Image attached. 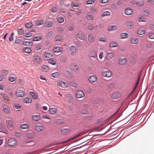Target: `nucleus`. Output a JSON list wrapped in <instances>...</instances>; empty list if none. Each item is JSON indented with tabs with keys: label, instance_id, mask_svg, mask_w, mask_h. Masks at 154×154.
Segmentation results:
<instances>
[{
	"label": "nucleus",
	"instance_id": "f257e3e1",
	"mask_svg": "<svg viewBox=\"0 0 154 154\" xmlns=\"http://www.w3.org/2000/svg\"><path fill=\"white\" fill-rule=\"evenodd\" d=\"M69 49L71 54L72 56L75 55L78 52V48L76 46L72 45L69 47Z\"/></svg>",
	"mask_w": 154,
	"mask_h": 154
},
{
	"label": "nucleus",
	"instance_id": "f03ea898",
	"mask_svg": "<svg viewBox=\"0 0 154 154\" xmlns=\"http://www.w3.org/2000/svg\"><path fill=\"white\" fill-rule=\"evenodd\" d=\"M33 60L35 63H41L42 62V59L41 56L38 55H35L33 57Z\"/></svg>",
	"mask_w": 154,
	"mask_h": 154
},
{
	"label": "nucleus",
	"instance_id": "7ed1b4c3",
	"mask_svg": "<svg viewBox=\"0 0 154 154\" xmlns=\"http://www.w3.org/2000/svg\"><path fill=\"white\" fill-rule=\"evenodd\" d=\"M112 73L109 71H103L101 72V75L103 76L106 77H110L112 75Z\"/></svg>",
	"mask_w": 154,
	"mask_h": 154
},
{
	"label": "nucleus",
	"instance_id": "20e7f679",
	"mask_svg": "<svg viewBox=\"0 0 154 154\" xmlns=\"http://www.w3.org/2000/svg\"><path fill=\"white\" fill-rule=\"evenodd\" d=\"M25 94V92L22 90H18L16 93V96L18 97H21L24 96Z\"/></svg>",
	"mask_w": 154,
	"mask_h": 154
},
{
	"label": "nucleus",
	"instance_id": "39448f33",
	"mask_svg": "<svg viewBox=\"0 0 154 154\" xmlns=\"http://www.w3.org/2000/svg\"><path fill=\"white\" fill-rule=\"evenodd\" d=\"M85 94L84 92L82 91H78L76 94V97L78 98H80L83 97Z\"/></svg>",
	"mask_w": 154,
	"mask_h": 154
},
{
	"label": "nucleus",
	"instance_id": "423d86ee",
	"mask_svg": "<svg viewBox=\"0 0 154 154\" xmlns=\"http://www.w3.org/2000/svg\"><path fill=\"white\" fill-rule=\"evenodd\" d=\"M44 56L45 57L49 58L53 57V54L51 51L47 50L44 53Z\"/></svg>",
	"mask_w": 154,
	"mask_h": 154
},
{
	"label": "nucleus",
	"instance_id": "0eeeda50",
	"mask_svg": "<svg viewBox=\"0 0 154 154\" xmlns=\"http://www.w3.org/2000/svg\"><path fill=\"white\" fill-rule=\"evenodd\" d=\"M58 85L62 88H67L68 86V84L63 81H61L58 83Z\"/></svg>",
	"mask_w": 154,
	"mask_h": 154
},
{
	"label": "nucleus",
	"instance_id": "6e6552de",
	"mask_svg": "<svg viewBox=\"0 0 154 154\" xmlns=\"http://www.w3.org/2000/svg\"><path fill=\"white\" fill-rule=\"evenodd\" d=\"M89 57L94 58H97V56L96 52L94 51H91L89 53Z\"/></svg>",
	"mask_w": 154,
	"mask_h": 154
},
{
	"label": "nucleus",
	"instance_id": "1a4fd4ad",
	"mask_svg": "<svg viewBox=\"0 0 154 154\" xmlns=\"http://www.w3.org/2000/svg\"><path fill=\"white\" fill-rule=\"evenodd\" d=\"M8 143L10 146H13L16 143V142L14 139H10L8 140Z\"/></svg>",
	"mask_w": 154,
	"mask_h": 154
},
{
	"label": "nucleus",
	"instance_id": "9d476101",
	"mask_svg": "<svg viewBox=\"0 0 154 154\" xmlns=\"http://www.w3.org/2000/svg\"><path fill=\"white\" fill-rule=\"evenodd\" d=\"M88 79L89 81L91 83L95 82L97 81L96 77L94 75L89 76Z\"/></svg>",
	"mask_w": 154,
	"mask_h": 154
},
{
	"label": "nucleus",
	"instance_id": "9b49d317",
	"mask_svg": "<svg viewBox=\"0 0 154 154\" xmlns=\"http://www.w3.org/2000/svg\"><path fill=\"white\" fill-rule=\"evenodd\" d=\"M3 110L4 112L7 113H8L9 112L10 109L7 105L3 104L2 106Z\"/></svg>",
	"mask_w": 154,
	"mask_h": 154
},
{
	"label": "nucleus",
	"instance_id": "f8f14e48",
	"mask_svg": "<svg viewBox=\"0 0 154 154\" xmlns=\"http://www.w3.org/2000/svg\"><path fill=\"white\" fill-rule=\"evenodd\" d=\"M62 50V48L59 46L55 47L53 49V51L55 53L61 52Z\"/></svg>",
	"mask_w": 154,
	"mask_h": 154
},
{
	"label": "nucleus",
	"instance_id": "ddd939ff",
	"mask_svg": "<svg viewBox=\"0 0 154 154\" xmlns=\"http://www.w3.org/2000/svg\"><path fill=\"white\" fill-rule=\"evenodd\" d=\"M53 25V22L51 21H47L45 23V26L47 28L51 27Z\"/></svg>",
	"mask_w": 154,
	"mask_h": 154
},
{
	"label": "nucleus",
	"instance_id": "4468645a",
	"mask_svg": "<svg viewBox=\"0 0 154 154\" xmlns=\"http://www.w3.org/2000/svg\"><path fill=\"white\" fill-rule=\"evenodd\" d=\"M133 13V10L131 8H128L125 10V13L127 15H131Z\"/></svg>",
	"mask_w": 154,
	"mask_h": 154
},
{
	"label": "nucleus",
	"instance_id": "2eb2a0df",
	"mask_svg": "<svg viewBox=\"0 0 154 154\" xmlns=\"http://www.w3.org/2000/svg\"><path fill=\"white\" fill-rule=\"evenodd\" d=\"M6 125L8 128L12 127L13 124L11 120H7L6 121Z\"/></svg>",
	"mask_w": 154,
	"mask_h": 154
},
{
	"label": "nucleus",
	"instance_id": "dca6fc26",
	"mask_svg": "<svg viewBox=\"0 0 154 154\" xmlns=\"http://www.w3.org/2000/svg\"><path fill=\"white\" fill-rule=\"evenodd\" d=\"M88 39L89 42H93L94 40L93 35L91 33L89 34L88 35Z\"/></svg>",
	"mask_w": 154,
	"mask_h": 154
},
{
	"label": "nucleus",
	"instance_id": "f3484780",
	"mask_svg": "<svg viewBox=\"0 0 154 154\" xmlns=\"http://www.w3.org/2000/svg\"><path fill=\"white\" fill-rule=\"evenodd\" d=\"M32 119L35 121L37 122L41 119V117L39 115H33L32 117Z\"/></svg>",
	"mask_w": 154,
	"mask_h": 154
},
{
	"label": "nucleus",
	"instance_id": "a211bd4d",
	"mask_svg": "<svg viewBox=\"0 0 154 154\" xmlns=\"http://www.w3.org/2000/svg\"><path fill=\"white\" fill-rule=\"evenodd\" d=\"M127 60L126 58H120L119 60V64L120 65H125L126 62Z\"/></svg>",
	"mask_w": 154,
	"mask_h": 154
},
{
	"label": "nucleus",
	"instance_id": "6ab92c4d",
	"mask_svg": "<svg viewBox=\"0 0 154 154\" xmlns=\"http://www.w3.org/2000/svg\"><path fill=\"white\" fill-rule=\"evenodd\" d=\"M114 54L112 53H107L106 54V58L107 60H110L113 57Z\"/></svg>",
	"mask_w": 154,
	"mask_h": 154
},
{
	"label": "nucleus",
	"instance_id": "aec40b11",
	"mask_svg": "<svg viewBox=\"0 0 154 154\" xmlns=\"http://www.w3.org/2000/svg\"><path fill=\"white\" fill-rule=\"evenodd\" d=\"M120 94L119 92H114L112 95V97L113 98L116 99L119 97Z\"/></svg>",
	"mask_w": 154,
	"mask_h": 154
},
{
	"label": "nucleus",
	"instance_id": "412c9836",
	"mask_svg": "<svg viewBox=\"0 0 154 154\" xmlns=\"http://www.w3.org/2000/svg\"><path fill=\"white\" fill-rule=\"evenodd\" d=\"M88 136L89 135H86L84 137H82L81 138L77 140V141L81 139H83V141L82 143H84L89 140V139H91L93 137H88Z\"/></svg>",
	"mask_w": 154,
	"mask_h": 154
},
{
	"label": "nucleus",
	"instance_id": "4be33fe9",
	"mask_svg": "<svg viewBox=\"0 0 154 154\" xmlns=\"http://www.w3.org/2000/svg\"><path fill=\"white\" fill-rule=\"evenodd\" d=\"M134 23L133 22L128 21L126 22V26L130 29H131L133 27Z\"/></svg>",
	"mask_w": 154,
	"mask_h": 154
},
{
	"label": "nucleus",
	"instance_id": "5701e85b",
	"mask_svg": "<svg viewBox=\"0 0 154 154\" xmlns=\"http://www.w3.org/2000/svg\"><path fill=\"white\" fill-rule=\"evenodd\" d=\"M49 113L51 114H55L57 111V109L55 108H52L49 109Z\"/></svg>",
	"mask_w": 154,
	"mask_h": 154
},
{
	"label": "nucleus",
	"instance_id": "b1692460",
	"mask_svg": "<svg viewBox=\"0 0 154 154\" xmlns=\"http://www.w3.org/2000/svg\"><path fill=\"white\" fill-rule=\"evenodd\" d=\"M44 129V127L42 125H36L35 126V130L38 131H42Z\"/></svg>",
	"mask_w": 154,
	"mask_h": 154
},
{
	"label": "nucleus",
	"instance_id": "393cba45",
	"mask_svg": "<svg viewBox=\"0 0 154 154\" xmlns=\"http://www.w3.org/2000/svg\"><path fill=\"white\" fill-rule=\"evenodd\" d=\"M42 39L41 36L39 35H35L33 38V41H37L41 40Z\"/></svg>",
	"mask_w": 154,
	"mask_h": 154
},
{
	"label": "nucleus",
	"instance_id": "a878e982",
	"mask_svg": "<svg viewBox=\"0 0 154 154\" xmlns=\"http://www.w3.org/2000/svg\"><path fill=\"white\" fill-rule=\"evenodd\" d=\"M49 68L47 65H42V70L43 72H47L49 70Z\"/></svg>",
	"mask_w": 154,
	"mask_h": 154
},
{
	"label": "nucleus",
	"instance_id": "bb28decb",
	"mask_svg": "<svg viewBox=\"0 0 154 154\" xmlns=\"http://www.w3.org/2000/svg\"><path fill=\"white\" fill-rule=\"evenodd\" d=\"M29 94L31 95L33 99H38V95L35 92L32 91H30L29 92Z\"/></svg>",
	"mask_w": 154,
	"mask_h": 154
},
{
	"label": "nucleus",
	"instance_id": "cd10ccee",
	"mask_svg": "<svg viewBox=\"0 0 154 154\" xmlns=\"http://www.w3.org/2000/svg\"><path fill=\"white\" fill-rule=\"evenodd\" d=\"M70 129L69 128H64L61 130V133L62 134H68L70 132Z\"/></svg>",
	"mask_w": 154,
	"mask_h": 154
},
{
	"label": "nucleus",
	"instance_id": "c85d7f7f",
	"mask_svg": "<svg viewBox=\"0 0 154 154\" xmlns=\"http://www.w3.org/2000/svg\"><path fill=\"white\" fill-rule=\"evenodd\" d=\"M128 37V34L126 32H124L120 34V38L121 39H123L127 38Z\"/></svg>",
	"mask_w": 154,
	"mask_h": 154
},
{
	"label": "nucleus",
	"instance_id": "c756f323",
	"mask_svg": "<svg viewBox=\"0 0 154 154\" xmlns=\"http://www.w3.org/2000/svg\"><path fill=\"white\" fill-rule=\"evenodd\" d=\"M132 3L133 4H136L137 6L140 7L143 6L144 4V3L143 1H138L137 2H136L134 3H133L132 2Z\"/></svg>",
	"mask_w": 154,
	"mask_h": 154
},
{
	"label": "nucleus",
	"instance_id": "7c9ffc66",
	"mask_svg": "<svg viewBox=\"0 0 154 154\" xmlns=\"http://www.w3.org/2000/svg\"><path fill=\"white\" fill-rule=\"evenodd\" d=\"M76 37L80 40H83L84 39V37L83 34L81 32L78 33L76 35Z\"/></svg>",
	"mask_w": 154,
	"mask_h": 154
},
{
	"label": "nucleus",
	"instance_id": "2f4dec72",
	"mask_svg": "<svg viewBox=\"0 0 154 154\" xmlns=\"http://www.w3.org/2000/svg\"><path fill=\"white\" fill-rule=\"evenodd\" d=\"M117 27L116 25H112L109 26L108 28L109 31H111L116 29Z\"/></svg>",
	"mask_w": 154,
	"mask_h": 154
},
{
	"label": "nucleus",
	"instance_id": "473e14b6",
	"mask_svg": "<svg viewBox=\"0 0 154 154\" xmlns=\"http://www.w3.org/2000/svg\"><path fill=\"white\" fill-rule=\"evenodd\" d=\"M31 51V49L29 47H26L23 48V52L27 53H30Z\"/></svg>",
	"mask_w": 154,
	"mask_h": 154
},
{
	"label": "nucleus",
	"instance_id": "72a5a7b5",
	"mask_svg": "<svg viewBox=\"0 0 154 154\" xmlns=\"http://www.w3.org/2000/svg\"><path fill=\"white\" fill-rule=\"evenodd\" d=\"M32 101V99L30 98H29L28 97H25L23 100L24 102L26 103H31Z\"/></svg>",
	"mask_w": 154,
	"mask_h": 154
},
{
	"label": "nucleus",
	"instance_id": "f704fd0d",
	"mask_svg": "<svg viewBox=\"0 0 154 154\" xmlns=\"http://www.w3.org/2000/svg\"><path fill=\"white\" fill-rule=\"evenodd\" d=\"M44 22L42 20H38L35 22V24L36 26H39L44 24Z\"/></svg>",
	"mask_w": 154,
	"mask_h": 154
},
{
	"label": "nucleus",
	"instance_id": "c9c22d12",
	"mask_svg": "<svg viewBox=\"0 0 154 154\" xmlns=\"http://www.w3.org/2000/svg\"><path fill=\"white\" fill-rule=\"evenodd\" d=\"M29 127V125L26 123L22 124L20 126V128L22 129H25L28 128Z\"/></svg>",
	"mask_w": 154,
	"mask_h": 154
},
{
	"label": "nucleus",
	"instance_id": "e433bc0d",
	"mask_svg": "<svg viewBox=\"0 0 154 154\" xmlns=\"http://www.w3.org/2000/svg\"><path fill=\"white\" fill-rule=\"evenodd\" d=\"M57 20L60 23H62L64 21V19L63 17H59L57 18Z\"/></svg>",
	"mask_w": 154,
	"mask_h": 154
},
{
	"label": "nucleus",
	"instance_id": "4c0bfd02",
	"mask_svg": "<svg viewBox=\"0 0 154 154\" xmlns=\"http://www.w3.org/2000/svg\"><path fill=\"white\" fill-rule=\"evenodd\" d=\"M110 13L109 11H106L103 12L102 13V16L103 17L106 16H109L110 15Z\"/></svg>",
	"mask_w": 154,
	"mask_h": 154
},
{
	"label": "nucleus",
	"instance_id": "58836bf2",
	"mask_svg": "<svg viewBox=\"0 0 154 154\" xmlns=\"http://www.w3.org/2000/svg\"><path fill=\"white\" fill-rule=\"evenodd\" d=\"M145 31L144 29H139L137 31V33L139 35H143L145 34Z\"/></svg>",
	"mask_w": 154,
	"mask_h": 154
},
{
	"label": "nucleus",
	"instance_id": "ea45409f",
	"mask_svg": "<svg viewBox=\"0 0 154 154\" xmlns=\"http://www.w3.org/2000/svg\"><path fill=\"white\" fill-rule=\"evenodd\" d=\"M85 18L87 20H92L94 17L91 15H87L85 16Z\"/></svg>",
	"mask_w": 154,
	"mask_h": 154
},
{
	"label": "nucleus",
	"instance_id": "a19ab883",
	"mask_svg": "<svg viewBox=\"0 0 154 154\" xmlns=\"http://www.w3.org/2000/svg\"><path fill=\"white\" fill-rule=\"evenodd\" d=\"M74 25L73 24H70L68 27V30L69 31H72L74 29Z\"/></svg>",
	"mask_w": 154,
	"mask_h": 154
},
{
	"label": "nucleus",
	"instance_id": "79ce46f5",
	"mask_svg": "<svg viewBox=\"0 0 154 154\" xmlns=\"http://www.w3.org/2000/svg\"><path fill=\"white\" fill-rule=\"evenodd\" d=\"M0 132H2L6 134H8L7 130L5 127L0 128Z\"/></svg>",
	"mask_w": 154,
	"mask_h": 154
},
{
	"label": "nucleus",
	"instance_id": "37998d69",
	"mask_svg": "<svg viewBox=\"0 0 154 154\" xmlns=\"http://www.w3.org/2000/svg\"><path fill=\"white\" fill-rule=\"evenodd\" d=\"M69 84L70 85L74 88H76L77 86V84L72 81L69 82Z\"/></svg>",
	"mask_w": 154,
	"mask_h": 154
},
{
	"label": "nucleus",
	"instance_id": "c03bdc74",
	"mask_svg": "<svg viewBox=\"0 0 154 154\" xmlns=\"http://www.w3.org/2000/svg\"><path fill=\"white\" fill-rule=\"evenodd\" d=\"M138 42V40L137 38H131V42L133 44H136Z\"/></svg>",
	"mask_w": 154,
	"mask_h": 154
},
{
	"label": "nucleus",
	"instance_id": "a18cd8bd",
	"mask_svg": "<svg viewBox=\"0 0 154 154\" xmlns=\"http://www.w3.org/2000/svg\"><path fill=\"white\" fill-rule=\"evenodd\" d=\"M1 96L2 98L4 100L8 101L9 100V98L8 96L4 94H1Z\"/></svg>",
	"mask_w": 154,
	"mask_h": 154
},
{
	"label": "nucleus",
	"instance_id": "49530a36",
	"mask_svg": "<svg viewBox=\"0 0 154 154\" xmlns=\"http://www.w3.org/2000/svg\"><path fill=\"white\" fill-rule=\"evenodd\" d=\"M51 76L54 78H57L59 76V73L58 72L52 73Z\"/></svg>",
	"mask_w": 154,
	"mask_h": 154
},
{
	"label": "nucleus",
	"instance_id": "de8ad7c7",
	"mask_svg": "<svg viewBox=\"0 0 154 154\" xmlns=\"http://www.w3.org/2000/svg\"><path fill=\"white\" fill-rule=\"evenodd\" d=\"M118 44L115 42H112L110 44V47L113 48L117 46Z\"/></svg>",
	"mask_w": 154,
	"mask_h": 154
},
{
	"label": "nucleus",
	"instance_id": "09e8293b",
	"mask_svg": "<svg viewBox=\"0 0 154 154\" xmlns=\"http://www.w3.org/2000/svg\"><path fill=\"white\" fill-rule=\"evenodd\" d=\"M57 7L56 6H54L52 8L51 10L50 11L52 13H55L57 12Z\"/></svg>",
	"mask_w": 154,
	"mask_h": 154
},
{
	"label": "nucleus",
	"instance_id": "8fccbe9b",
	"mask_svg": "<svg viewBox=\"0 0 154 154\" xmlns=\"http://www.w3.org/2000/svg\"><path fill=\"white\" fill-rule=\"evenodd\" d=\"M25 26L28 28H30L33 26V24L32 23L29 22L26 23L25 24Z\"/></svg>",
	"mask_w": 154,
	"mask_h": 154
},
{
	"label": "nucleus",
	"instance_id": "3c124183",
	"mask_svg": "<svg viewBox=\"0 0 154 154\" xmlns=\"http://www.w3.org/2000/svg\"><path fill=\"white\" fill-rule=\"evenodd\" d=\"M74 66L72 67L73 70L75 72H76L78 70V66L76 65L75 63L73 64Z\"/></svg>",
	"mask_w": 154,
	"mask_h": 154
},
{
	"label": "nucleus",
	"instance_id": "603ef678",
	"mask_svg": "<svg viewBox=\"0 0 154 154\" xmlns=\"http://www.w3.org/2000/svg\"><path fill=\"white\" fill-rule=\"evenodd\" d=\"M26 143H30V144H28L27 146H32L33 145H34V144H35V142H34V141H29V142H26Z\"/></svg>",
	"mask_w": 154,
	"mask_h": 154
},
{
	"label": "nucleus",
	"instance_id": "864d4df0",
	"mask_svg": "<svg viewBox=\"0 0 154 154\" xmlns=\"http://www.w3.org/2000/svg\"><path fill=\"white\" fill-rule=\"evenodd\" d=\"M42 46L41 44H38L36 46V49L38 51L42 49Z\"/></svg>",
	"mask_w": 154,
	"mask_h": 154
},
{
	"label": "nucleus",
	"instance_id": "5fc2aeb1",
	"mask_svg": "<svg viewBox=\"0 0 154 154\" xmlns=\"http://www.w3.org/2000/svg\"><path fill=\"white\" fill-rule=\"evenodd\" d=\"M66 75L68 77H71L72 74L69 71L66 70L65 72Z\"/></svg>",
	"mask_w": 154,
	"mask_h": 154
},
{
	"label": "nucleus",
	"instance_id": "6e6d98bb",
	"mask_svg": "<svg viewBox=\"0 0 154 154\" xmlns=\"http://www.w3.org/2000/svg\"><path fill=\"white\" fill-rule=\"evenodd\" d=\"M55 40L56 41H60L61 40L60 36L59 35H57L55 38Z\"/></svg>",
	"mask_w": 154,
	"mask_h": 154
},
{
	"label": "nucleus",
	"instance_id": "4d7b16f0",
	"mask_svg": "<svg viewBox=\"0 0 154 154\" xmlns=\"http://www.w3.org/2000/svg\"><path fill=\"white\" fill-rule=\"evenodd\" d=\"M2 73L5 75H7L8 73V70L3 69L2 70Z\"/></svg>",
	"mask_w": 154,
	"mask_h": 154
},
{
	"label": "nucleus",
	"instance_id": "13d9d810",
	"mask_svg": "<svg viewBox=\"0 0 154 154\" xmlns=\"http://www.w3.org/2000/svg\"><path fill=\"white\" fill-rule=\"evenodd\" d=\"M48 63L53 65H55L56 64V62L55 61L52 60H49L48 61Z\"/></svg>",
	"mask_w": 154,
	"mask_h": 154
},
{
	"label": "nucleus",
	"instance_id": "bf43d9fd",
	"mask_svg": "<svg viewBox=\"0 0 154 154\" xmlns=\"http://www.w3.org/2000/svg\"><path fill=\"white\" fill-rule=\"evenodd\" d=\"M106 38L104 37H101L99 39V41L105 42L106 41Z\"/></svg>",
	"mask_w": 154,
	"mask_h": 154
},
{
	"label": "nucleus",
	"instance_id": "052dcab7",
	"mask_svg": "<svg viewBox=\"0 0 154 154\" xmlns=\"http://www.w3.org/2000/svg\"><path fill=\"white\" fill-rule=\"evenodd\" d=\"M16 79V78L15 77L11 76L9 78V80L11 82H13L15 81Z\"/></svg>",
	"mask_w": 154,
	"mask_h": 154
},
{
	"label": "nucleus",
	"instance_id": "680f3d73",
	"mask_svg": "<svg viewBox=\"0 0 154 154\" xmlns=\"http://www.w3.org/2000/svg\"><path fill=\"white\" fill-rule=\"evenodd\" d=\"M94 1L93 0H88L86 2V4H91L94 3Z\"/></svg>",
	"mask_w": 154,
	"mask_h": 154
},
{
	"label": "nucleus",
	"instance_id": "e2e57ef3",
	"mask_svg": "<svg viewBox=\"0 0 154 154\" xmlns=\"http://www.w3.org/2000/svg\"><path fill=\"white\" fill-rule=\"evenodd\" d=\"M143 14L145 16H148L149 14V11L148 10H145L143 11Z\"/></svg>",
	"mask_w": 154,
	"mask_h": 154
},
{
	"label": "nucleus",
	"instance_id": "0e129e2a",
	"mask_svg": "<svg viewBox=\"0 0 154 154\" xmlns=\"http://www.w3.org/2000/svg\"><path fill=\"white\" fill-rule=\"evenodd\" d=\"M19 34L20 35H23L24 33V31L22 28L19 29H18Z\"/></svg>",
	"mask_w": 154,
	"mask_h": 154
},
{
	"label": "nucleus",
	"instance_id": "69168bd1",
	"mask_svg": "<svg viewBox=\"0 0 154 154\" xmlns=\"http://www.w3.org/2000/svg\"><path fill=\"white\" fill-rule=\"evenodd\" d=\"M71 5L73 7H78L79 6V4L78 3L73 2L72 3Z\"/></svg>",
	"mask_w": 154,
	"mask_h": 154
},
{
	"label": "nucleus",
	"instance_id": "338daca9",
	"mask_svg": "<svg viewBox=\"0 0 154 154\" xmlns=\"http://www.w3.org/2000/svg\"><path fill=\"white\" fill-rule=\"evenodd\" d=\"M146 2L150 4L154 5V0H146Z\"/></svg>",
	"mask_w": 154,
	"mask_h": 154
},
{
	"label": "nucleus",
	"instance_id": "774afa93",
	"mask_svg": "<svg viewBox=\"0 0 154 154\" xmlns=\"http://www.w3.org/2000/svg\"><path fill=\"white\" fill-rule=\"evenodd\" d=\"M94 29V26L92 25H88L87 27V29L89 30H93Z\"/></svg>",
	"mask_w": 154,
	"mask_h": 154
}]
</instances>
